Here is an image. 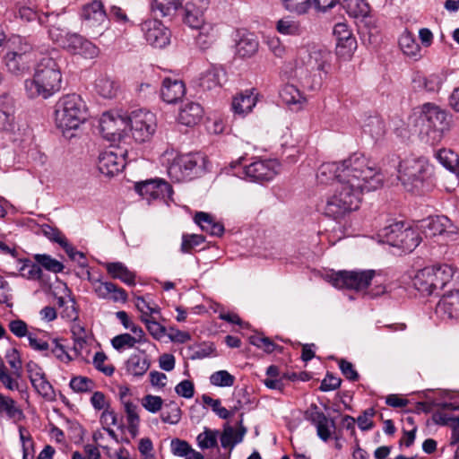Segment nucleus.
<instances>
[{
	"label": "nucleus",
	"instance_id": "1",
	"mask_svg": "<svg viewBox=\"0 0 459 459\" xmlns=\"http://www.w3.org/2000/svg\"><path fill=\"white\" fill-rule=\"evenodd\" d=\"M340 184L325 204V213L334 219L342 218L359 208L365 192L378 189L383 178L376 164L362 153L348 157Z\"/></svg>",
	"mask_w": 459,
	"mask_h": 459
},
{
	"label": "nucleus",
	"instance_id": "2",
	"mask_svg": "<svg viewBox=\"0 0 459 459\" xmlns=\"http://www.w3.org/2000/svg\"><path fill=\"white\" fill-rule=\"evenodd\" d=\"M58 51L53 50L37 63L33 76L24 81V90L30 99L47 100L61 90L62 73Z\"/></svg>",
	"mask_w": 459,
	"mask_h": 459
},
{
	"label": "nucleus",
	"instance_id": "3",
	"mask_svg": "<svg viewBox=\"0 0 459 459\" xmlns=\"http://www.w3.org/2000/svg\"><path fill=\"white\" fill-rule=\"evenodd\" d=\"M87 117L86 104L77 94L65 95L55 105V122L64 133L79 128Z\"/></svg>",
	"mask_w": 459,
	"mask_h": 459
},
{
	"label": "nucleus",
	"instance_id": "4",
	"mask_svg": "<svg viewBox=\"0 0 459 459\" xmlns=\"http://www.w3.org/2000/svg\"><path fill=\"white\" fill-rule=\"evenodd\" d=\"M162 162L167 168L169 177L177 182L192 179L201 169L204 158L200 154H180L174 150L166 151Z\"/></svg>",
	"mask_w": 459,
	"mask_h": 459
},
{
	"label": "nucleus",
	"instance_id": "5",
	"mask_svg": "<svg viewBox=\"0 0 459 459\" xmlns=\"http://www.w3.org/2000/svg\"><path fill=\"white\" fill-rule=\"evenodd\" d=\"M330 56V52L318 45L301 48L299 50L301 65L296 69L297 75L301 80H306L307 76H312L313 82L319 84L321 72L325 71V66L329 64ZM307 84L311 89L315 87L314 82H307Z\"/></svg>",
	"mask_w": 459,
	"mask_h": 459
},
{
	"label": "nucleus",
	"instance_id": "6",
	"mask_svg": "<svg viewBox=\"0 0 459 459\" xmlns=\"http://www.w3.org/2000/svg\"><path fill=\"white\" fill-rule=\"evenodd\" d=\"M420 119L430 144L440 143L450 128V117L447 112L431 103L422 105Z\"/></svg>",
	"mask_w": 459,
	"mask_h": 459
},
{
	"label": "nucleus",
	"instance_id": "7",
	"mask_svg": "<svg viewBox=\"0 0 459 459\" xmlns=\"http://www.w3.org/2000/svg\"><path fill=\"white\" fill-rule=\"evenodd\" d=\"M429 168V162L425 158L410 156L400 162L398 178L406 187L412 190L422 184Z\"/></svg>",
	"mask_w": 459,
	"mask_h": 459
},
{
	"label": "nucleus",
	"instance_id": "8",
	"mask_svg": "<svg viewBox=\"0 0 459 459\" xmlns=\"http://www.w3.org/2000/svg\"><path fill=\"white\" fill-rule=\"evenodd\" d=\"M375 275L374 270L339 271L327 274L325 278L335 288L362 290L368 287Z\"/></svg>",
	"mask_w": 459,
	"mask_h": 459
},
{
	"label": "nucleus",
	"instance_id": "9",
	"mask_svg": "<svg viewBox=\"0 0 459 459\" xmlns=\"http://www.w3.org/2000/svg\"><path fill=\"white\" fill-rule=\"evenodd\" d=\"M129 116L119 111H108L100 119L102 136L109 142L117 143L128 137Z\"/></svg>",
	"mask_w": 459,
	"mask_h": 459
},
{
	"label": "nucleus",
	"instance_id": "10",
	"mask_svg": "<svg viewBox=\"0 0 459 459\" xmlns=\"http://www.w3.org/2000/svg\"><path fill=\"white\" fill-rule=\"evenodd\" d=\"M156 129V117L152 112L147 110H135L129 115L128 136L135 142L148 141Z\"/></svg>",
	"mask_w": 459,
	"mask_h": 459
},
{
	"label": "nucleus",
	"instance_id": "11",
	"mask_svg": "<svg viewBox=\"0 0 459 459\" xmlns=\"http://www.w3.org/2000/svg\"><path fill=\"white\" fill-rule=\"evenodd\" d=\"M82 24L92 33L102 34L108 23V16L100 0H92L84 4L81 11Z\"/></svg>",
	"mask_w": 459,
	"mask_h": 459
},
{
	"label": "nucleus",
	"instance_id": "12",
	"mask_svg": "<svg viewBox=\"0 0 459 459\" xmlns=\"http://www.w3.org/2000/svg\"><path fill=\"white\" fill-rule=\"evenodd\" d=\"M420 227L426 238L439 237L444 242L455 240L458 234L456 226L446 216L429 217Z\"/></svg>",
	"mask_w": 459,
	"mask_h": 459
},
{
	"label": "nucleus",
	"instance_id": "13",
	"mask_svg": "<svg viewBox=\"0 0 459 459\" xmlns=\"http://www.w3.org/2000/svg\"><path fill=\"white\" fill-rule=\"evenodd\" d=\"M277 160H258L243 169L244 178L252 182L270 181L281 172Z\"/></svg>",
	"mask_w": 459,
	"mask_h": 459
},
{
	"label": "nucleus",
	"instance_id": "14",
	"mask_svg": "<svg viewBox=\"0 0 459 459\" xmlns=\"http://www.w3.org/2000/svg\"><path fill=\"white\" fill-rule=\"evenodd\" d=\"M134 190L148 202L153 200H166L173 193L171 186L161 178L148 179L137 182Z\"/></svg>",
	"mask_w": 459,
	"mask_h": 459
},
{
	"label": "nucleus",
	"instance_id": "15",
	"mask_svg": "<svg viewBox=\"0 0 459 459\" xmlns=\"http://www.w3.org/2000/svg\"><path fill=\"white\" fill-rule=\"evenodd\" d=\"M126 151L118 148L104 151L99 156L98 169L108 177L118 174L126 166Z\"/></svg>",
	"mask_w": 459,
	"mask_h": 459
},
{
	"label": "nucleus",
	"instance_id": "16",
	"mask_svg": "<svg viewBox=\"0 0 459 459\" xmlns=\"http://www.w3.org/2000/svg\"><path fill=\"white\" fill-rule=\"evenodd\" d=\"M145 39L155 48H164L169 43L170 33L159 20H147L142 24Z\"/></svg>",
	"mask_w": 459,
	"mask_h": 459
},
{
	"label": "nucleus",
	"instance_id": "17",
	"mask_svg": "<svg viewBox=\"0 0 459 459\" xmlns=\"http://www.w3.org/2000/svg\"><path fill=\"white\" fill-rule=\"evenodd\" d=\"M74 55H81L85 58H94L99 54V48L90 40L77 33H71L63 47Z\"/></svg>",
	"mask_w": 459,
	"mask_h": 459
},
{
	"label": "nucleus",
	"instance_id": "18",
	"mask_svg": "<svg viewBox=\"0 0 459 459\" xmlns=\"http://www.w3.org/2000/svg\"><path fill=\"white\" fill-rule=\"evenodd\" d=\"M432 279L437 290H442L446 286H459V272L449 264H441L429 266Z\"/></svg>",
	"mask_w": 459,
	"mask_h": 459
},
{
	"label": "nucleus",
	"instance_id": "19",
	"mask_svg": "<svg viewBox=\"0 0 459 459\" xmlns=\"http://www.w3.org/2000/svg\"><path fill=\"white\" fill-rule=\"evenodd\" d=\"M436 314L443 320H459V290L446 293L436 307Z\"/></svg>",
	"mask_w": 459,
	"mask_h": 459
},
{
	"label": "nucleus",
	"instance_id": "20",
	"mask_svg": "<svg viewBox=\"0 0 459 459\" xmlns=\"http://www.w3.org/2000/svg\"><path fill=\"white\" fill-rule=\"evenodd\" d=\"M92 290L101 299L122 303L127 300L126 291L111 281H103L101 280L94 281V289Z\"/></svg>",
	"mask_w": 459,
	"mask_h": 459
},
{
	"label": "nucleus",
	"instance_id": "21",
	"mask_svg": "<svg viewBox=\"0 0 459 459\" xmlns=\"http://www.w3.org/2000/svg\"><path fill=\"white\" fill-rule=\"evenodd\" d=\"M186 94L184 82L178 78L165 77L162 81L160 96L162 100L169 104L180 100Z\"/></svg>",
	"mask_w": 459,
	"mask_h": 459
},
{
	"label": "nucleus",
	"instance_id": "22",
	"mask_svg": "<svg viewBox=\"0 0 459 459\" xmlns=\"http://www.w3.org/2000/svg\"><path fill=\"white\" fill-rule=\"evenodd\" d=\"M333 35L336 38L338 52L343 56H350L356 48L357 41L347 24L343 22L335 24Z\"/></svg>",
	"mask_w": 459,
	"mask_h": 459
},
{
	"label": "nucleus",
	"instance_id": "23",
	"mask_svg": "<svg viewBox=\"0 0 459 459\" xmlns=\"http://www.w3.org/2000/svg\"><path fill=\"white\" fill-rule=\"evenodd\" d=\"M238 429H234L230 425H225L221 433L219 434L221 446L222 448L231 451L233 447L240 443L246 433L247 428L243 425V415L238 422Z\"/></svg>",
	"mask_w": 459,
	"mask_h": 459
},
{
	"label": "nucleus",
	"instance_id": "24",
	"mask_svg": "<svg viewBox=\"0 0 459 459\" xmlns=\"http://www.w3.org/2000/svg\"><path fill=\"white\" fill-rule=\"evenodd\" d=\"M257 97L254 91H245L236 94L231 102V108L234 114L238 116H246L252 111L255 106Z\"/></svg>",
	"mask_w": 459,
	"mask_h": 459
},
{
	"label": "nucleus",
	"instance_id": "25",
	"mask_svg": "<svg viewBox=\"0 0 459 459\" xmlns=\"http://www.w3.org/2000/svg\"><path fill=\"white\" fill-rule=\"evenodd\" d=\"M348 158L341 162H326L322 164L316 174L317 181L321 184H328L336 179L340 184V175L345 169Z\"/></svg>",
	"mask_w": 459,
	"mask_h": 459
},
{
	"label": "nucleus",
	"instance_id": "26",
	"mask_svg": "<svg viewBox=\"0 0 459 459\" xmlns=\"http://www.w3.org/2000/svg\"><path fill=\"white\" fill-rule=\"evenodd\" d=\"M203 116V108L198 103L188 102L179 110L178 120L184 126H195L202 120Z\"/></svg>",
	"mask_w": 459,
	"mask_h": 459
},
{
	"label": "nucleus",
	"instance_id": "27",
	"mask_svg": "<svg viewBox=\"0 0 459 459\" xmlns=\"http://www.w3.org/2000/svg\"><path fill=\"white\" fill-rule=\"evenodd\" d=\"M151 365L148 355L143 351L132 354L126 361V369L129 375L142 377L149 369Z\"/></svg>",
	"mask_w": 459,
	"mask_h": 459
},
{
	"label": "nucleus",
	"instance_id": "28",
	"mask_svg": "<svg viewBox=\"0 0 459 459\" xmlns=\"http://www.w3.org/2000/svg\"><path fill=\"white\" fill-rule=\"evenodd\" d=\"M103 265L113 279H118L129 286L135 284V273L130 271L123 263L110 262L105 263Z\"/></svg>",
	"mask_w": 459,
	"mask_h": 459
},
{
	"label": "nucleus",
	"instance_id": "29",
	"mask_svg": "<svg viewBox=\"0 0 459 459\" xmlns=\"http://www.w3.org/2000/svg\"><path fill=\"white\" fill-rule=\"evenodd\" d=\"M411 281L413 287L423 295H431L437 290L429 267L418 271Z\"/></svg>",
	"mask_w": 459,
	"mask_h": 459
},
{
	"label": "nucleus",
	"instance_id": "30",
	"mask_svg": "<svg viewBox=\"0 0 459 459\" xmlns=\"http://www.w3.org/2000/svg\"><path fill=\"white\" fill-rule=\"evenodd\" d=\"M280 97L286 105L294 106L296 109L302 108L307 102V97L293 84L284 85Z\"/></svg>",
	"mask_w": 459,
	"mask_h": 459
},
{
	"label": "nucleus",
	"instance_id": "31",
	"mask_svg": "<svg viewBox=\"0 0 459 459\" xmlns=\"http://www.w3.org/2000/svg\"><path fill=\"white\" fill-rule=\"evenodd\" d=\"M394 229L396 232L398 231L400 234L396 247L411 252L419 246L421 238L417 230L412 228L404 229L403 225L402 227H396Z\"/></svg>",
	"mask_w": 459,
	"mask_h": 459
},
{
	"label": "nucleus",
	"instance_id": "32",
	"mask_svg": "<svg viewBox=\"0 0 459 459\" xmlns=\"http://www.w3.org/2000/svg\"><path fill=\"white\" fill-rule=\"evenodd\" d=\"M310 420L316 428L317 436L327 441L334 429V422L330 420L322 411H315L310 413Z\"/></svg>",
	"mask_w": 459,
	"mask_h": 459
},
{
	"label": "nucleus",
	"instance_id": "33",
	"mask_svg": "<svg viewBox=\"0 0 459 459\" xmlns=\"http://www.w3.org/2000/svg\"><path fill=\"white\" fill-rule=\"evenodd\" d=\"M195 222L200 226L203 231L212 236L221 237L224 232L223 225L216 221L213 217L207 212H196Z\"/></svg>",
	"mask_w": 459,
	"mask_h": 459
},
{
	"label": "nucleus",
	"instance_id": "34",
	"mask_svg": "<svg viewBox=\"0 0 459 459\" xmlns=\"http://www.w3.org/2000/svg\"><path fill=\"white\" fill-rule=\"evenodd\" d=\"M226 80V73L219 67H212L206 70L200 77V86L204 90H212L221 87Z\"/></svg>",
	"mask_w": 459,
	"mask_h": 459
},
{
	"label": "nucleus",
	"instance_id": "35",
	"mask_svg": "<svg viewBox=\"0 0 459 459\" xmlns=\"http://www.w3.org/2000/svg\"><path fill=\"white\" fill-rule=\"evenodd\" d=\"M6 55L31 57L32 45L28 39L19 35L10 37L6 41Z\"/></svg>",
	"mask_w": 459,
	"mask_h": 459
},
{
	"label": "nucleus",
	"instance_id": "36",
	"mask_svg": "<svg viewBox=\"0 0 459 459\" xmlns=\"http://www.w3.org/2000/svg\"><path fill=\"white\" fill-rule=\"evenodd\" d=\"M32 58L22 56L4 55V62L7 70L14 75L26 74L30 67Z\"/></svg>",
	"mask_w": 459,
	"mask_h": 459
},
{
	"label": "nucleus",
	"instance_id": "37",
	"mask_svg": "<svg viewBox=\"0 0 459 459\" xmlns=\"http://www.w3.org/2000/svg\"><path fill=\"white\" fill-rule=\"evenodd\" d=\"M276 30L279 33L287 36H300L306 31L305 26L291 16H286L276 23Z\"/></svg>",
	"mask_w": 459,
	"mask_h": 459
},
{
	"label": "nucleus",
	"instance_id": "38",
	"mask_svg": "<svg viewBox=\"0 0 459 459\" xmlns=\"http://www.w3.org/2000/svg\"><path fill=\"white\" fill-rule=\"evenodd\" d=\"M258 49V41L251 33H243L236 44V52L241 57H250Z\"/></svg>",
	"mask_w": 459,
	"mask_h": 459
},
{
	"label": "nucleus",
	"instance_id": "39",
	"mask_svg": "<svg viewBox=\"0 0 459 459\" xmlns=\"http://www.w3.org/2000/svg\"><path fill=\"white\" fill-rule=\"evenodd\" d=\"M13 122V100L6 93L0 96V128L10 129Z\"/></svg>",
	"mask_w": 459,
	"mask_h": 459
},
{
	"label": "nucleus",
	"instance_id": "40",
	"mask_svg": "<svg viewBox=\"0 0 459 459\" xmlns=\"http://www.w3.org/2000/svg\"><path fill=\"white\" fill-rule=\"evenodd\" d=\"M197 30H199L200 32L196 40L203 48H207L210 45L215 42L220 36L219 29L213 23L204 22V24H202V26Z\"/></svg>",
	"mask_w": 459,
	"mask_h": 459
},
{
	"label": "nucleus",
	"instance_id": "41",
	"mask_svg": "<svg viewBox=\"0 0 459 459\" xmlns=\"http://www.w3.org/2000/svg\"><path fill=\"white\" fill-rule=\"evenodd\" d=\"M46 336H48L46 332L37 329L32 331L27 338L30 348L34 351L40 353L43 357L48 356V351L49 350L48 346L51 339L50 337L46 339Z\"/></svg>",
	"mask_w": 459,
	"mask_h": 459
},
{
	"label": "nucleus",
	"instance_id": "42",
	"mask_svg": "<svg viewBox=\"0 0 459 459\" xmlns=\"http://www.w3.org/2000/svg\"><path fill=\"white\" fill-rule=\"evenodd\" d=\"M48 351V356L46 358L54 357L62 363H69L73 360L72 356L68 353V351L64 344V339L52 338L50 339L49 346Z\"/></svg>",
	"mask_w": 459,
	"mask_h": 459
},
{
	"label": "nucleus",
	"instance_id": "43",
	"mask_svg": "<svg viewBox=\"0 0 459 459\" xmlns=\"http://www.w3.org/2000/svg\"><path fill=\"white\" fill-rule=\"evenodd\" d=\"M172 454L178 457H188V459H204L201 453L194 450L188 442L178 438H174L170 442Z\"/></svg>",
	"mask_w": 459,
	"mask_h": 459
},
{
	"label": "nucleus",
	"instance_id": "44",
	"mask_svg": "<svg viewBox=\"0 0 459 459\" xmlns=\"http://www.w3.org/2000/svg\"><path fill=\"white\" fill-rule=\"evenodd\" d=\"M399 45L406 56L414 58H420L422 56L421 48L411 33L408 31L403 32L400 37Z\"/></svg>",
	"mask_w": 459,
	"mask_h": 459
},
{
	"label": "nucleus",
	"instance_id": "45",
	"mask_svg": "<svg viewBox=\"0 0 459 459\" xmlns=\"http://www.w3.org/2000/svg\"><path fill=\"white\" fill-rule=\"evenodd\" d=\"M363 129L376 140L382 138L386 131L384 120L377 116L368 117L363 125Z\"/></svg>",
	"mask_w": 459,
	"mask_h": 459
},
{
	"label": "nucleus",
	"instance_id": "46",
	"mask_svg": "<svg viewBox=\"0 0 459 459\" xmlns=\"http://www.w3.org/2000/svg\"><path fill=\"white\" fill-rule=\"evenodd\" d=\"M205 12L206 10L184 6V23L191 29H198L205 22Z\"/></svg>",
	"mask_w": 459,
	"mask_h": 459
},
{
	"label": "nucleus",
	"instance_id": "47",
	"mask_svg": "<svg viewBox=\"0 0 459 459\" xmlns=\"http://www.w3.org/2000/svg\"><path fill=\"white\" fill-rule=\"evenodd\" d=\"M0 415H5L13 420H20L22 416V411L16 406L13 399L0 394Z\"/></svg>",
	"mask_w": 459,
	"mask_h": 459
},
{
	"label": "nucleus",
	"instance_id": "48",
	"mask_svg": "<svg viewBox=\"0 0 459 459\" xmlns=\"http://www.w3.org/2000/svg\"><path fill=\"white\" fill-rule=\"evenodd\" d=\"M219 434V430L204 428V431L201 432L196 437L197 446L202 450L216 447L218 444Z\"/></svg>",
	"mask_w": 459,
	"mask_h": 459
},
{
	"label": "nucleus",
	"instance_id": "49",
	"mask_svg": "<svg viewBox=\"0 0 459 459\" xmlns=\"http://www.w3.org/2000/svg\"><path fill=\"white\" fill-rule=\"evenodd\" d=\"M18 16L25 21V22H31L38 18L40 24H46L48 22L49 17H52L53 19L56 20L58 18V14H55L54 13H42L40 15H38L36 11H34L32 8L28 6H21L18 9Z\"/></svg>",
	"mask_w": 459,
	"mask_h": 459
},
{
	"label": "nucleus",
	"instance_id": "50",
	"mask_svg": "<svg viewBox=\"0 0 459 459\" xmlns=\"http://www.w3.org/2000/svg\"><path fill=\"white\" fill-rule=\"evenodd\" d=\"M96 90L103 98L111 99L117 95L118 87L110 78L100 77L96 82Z\"/></svg>",
	"mask_w": 459,
	"mask_h": 459
},
{
	"label": "nucleus",
	"instance_id": "51",
	"mask_svg": "<svg viewBox=\"0 0 459 459\" xmlns=\"http://www.w3.org/2000/svg\"><path fill=\"white\" fill-rule=\"evenodd\" d=\"M19 267L20 275L27 280L37 281L42 277V270L39 264L30 260L20 261Z\"/></svg>",
	"mask_w": 459,
	"mask_h": 459
},
{
	"label": "nucleus",
	"instance_id": "52",
	"mask_svg": "<svg viewBox=\"0 0 459 459\" xmlns=\"http://www.w3.org/2000/svg\"><path fill=\"white\" fill-rule=\"evenodd\" d=\"M341 0H336V4ZM343 7L351 16H365L368 13V5L364 0H343Z\"/></svg>",
	"mask_w": 459,
	"mask_h": 459
},
{
	"label": "nucleus",
	"instance_id": "53",
	"mask_svg": "<svg viewBox=\"0 0 459 459\" xmlns=\"http://www.w3.org/2000/svg\"><path fill=\"white\" fill-rule=\"evenodd\" d=\"M435 156L441 165L450 170H454L459 163L458 155L450 149H440Z\"/></svg>",
	"mask_w": 459,
	"mask_h": 459
},
{
	"label": "nucleus",
	"instance_id": "54",
	"mask_svg": "<svg viewBox=\"0 0 459 459\" xmlns=\"http://www.w3.org/2000/svg\"><path fill=\"white\" fill-rule=\"evenodd\" d=\"M35 261L44 267L46 270L57 273H61L64 270V264L58 260L51 257L49 255L46 254H37L34 256Z\"/></svg>",
	"mask_w": 459,
	"mask_h": 459
},
{
	"label": "nucleus",
	"instance_id": "55",
	"mask_svg": "<svg viewBox=\"0 0 459 459\" xmlns=\"http://www.w3.org/2000/svg\"><path fill=\"white\" fill-rule=\"evenodd\" d=\"M32 386L36 392L43 398L53 401L56 398V394L51 384L47 380L46 375L31 382Z\"/></svg>",
	"mask_w": 459,
	"mask_h": 459
},
{
	"label": "nucleus",
	"instance_id": "56",
	"mask_svg": "<svg viewBox=\"0 0 459 459\" xmlns=\"http://www.w3.org/2000/svg\"><path fill=\"white\" fill-rule=\"evenodd\" d=\"M178 6V0H152V10L160 16H168L176 11Z\"/></svg>",
	"mask_w": 459,
	"mask_h": 459
},
{
	"label": "nucleus",
	"instance_id": "57",
	"mask_svg": "<svg viewBox=\"0 0 459 459\" xmlns=\"http://www.w3.org/2000/svg\"><path fill=\"white\" fill-rule=\"evenodd\" d=\"M160 419L164 423L178 424L181 419V410L176 403L171 402L166 404L164 411L160 414Z\"/></svg>",
	"mask_w": 459,
	"mask_h": 459
},
{
	"label": "nucleus",
	"instance_id": "58",
	"mask_svg": "<svg viewBox=\"0 0 459 459\" xmlns=\"http://www.w3.org/2000/svg\"><path fill=\"white\" fill-rule=\"evenodd\" d=\"M108 356L103 351H97L93 356V366L100 372L105 376L110 377L115 371V367L112 364H108Z\"/></svg>",
	"mask_w": 459,
	"mask_h": 459
},
{
	"label": "nucleus",
	"instance_id": "59",
	"mask_svg": "<svg viewBox=\"0 0 459 459\" xmlns=\"http://www.w3.org/2000/svg\"><path fill=\"white\" fill-rule=\"evenodd\" d=\"M210 382L216 386L230 387L234 385L235 377L227 370H219L211 375Z\"/></svg>",
	"mask_w": 459,
	"mask_h": 459
},
{
	"label": "nucleus",
	"instance_id": "60",
	"mask_svg": "<svg viewBox=\"0 0 459 459\" xmlns=\"http://www.w3.org/2000/svg\"><path fill=\"white\" fill-rule=\"evenodd\" d=\"M125 411L126 413L129 431L134 435L137 431L140 421L137 412V405L129 402L125 403Z\"/></svg>",
	"mask_w": 459,
	"mask_h": 459
},
{
	"label": "nucleus",
	"instance_id": "61",
	"mask_svg": "<svg viewBox=\"0 0 459 459\" xmlns=\"http://www.w3.org/2000/svg\"><path fill=\"white\" fill-rule=\"evenodd\" d=\"M142 322L144 323L150 334L156 340H160L166 334V329L155 319L141 316Z\"/></svg>",
	"mask_w": 459,
	"mask_h": 459
},
{
	"label": "nucleus",
	"instance_id": "62",
	"mask_svg": "<svg viewBox=\"0 0 459 459\" xmlns=\"http://www.w3.org/2000/svg\"><path fill=\"white\" fill-rule=\"evenodd\" d=\"M48 36L50 39L61 46L62 48L65 44V41L68 38V35H71V33L66 32L65 29H63L59 24L56 22L54 24H51L48 28Z\"/></svg>",
	"mask_w": 459,
	"mask_h": 459
},
{
	"label": "nucleus",
	"instance_id": "63",
	"mask_svg": "<svg viewBox=\"0 0 459 459\" xmlns=\"http://www.w3.org/2000/svg\"><path fill=\"white\" fill-rule=\"evenodd\" d=\"M10 332L17 338L29 337L32 331L29 330V326L25 321L22 319L11 320L8 324Z\"/></svg>",
	"mask_w": 459,
	"mask_h": 459
},
{
	"label": "nucleus",
	"instance_id": "64",
	"mask_svg": "<svg viewBox=\"0 0 459 459\" xmlns=\"http://www.w3.org/2000/svg\"><path fill=\"white\" fill-rule=\"evenodd\" d=\"M69 385L74 392L85 393L91 391L94 384L89 377L79 376L73 377Z\"/></svg>",
	"mask_w": 459,
	"mask_h": 459
}]
</instances>
